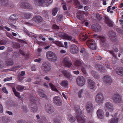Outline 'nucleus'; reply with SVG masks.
Segmentation results:
<instances>
[{
    "instance_id": "obj_49",
    "label": "nucleus",
    "mask_w": 123,
    "mask_h": 123,
    "mask_svg": "<svg viewBox=\"0 0 123 123\" xmlns=\"http://www.w3.org/2000/svg\"><path fill=\"white\" fill-rule=\"evenodd\" d=\"M68 82L67 81H63L60 83L61 85L62 86H65L67 85Z\"/></svg>"
},
{
    "instance_id": "obj_37",
    "label": "nucleus",
    "mask_w": 123,
    "mask_h": 123,
    "mask_svg": "<svg viewBox=\"0 0 123 123\" xmlns=\"http://www.w3.org/2000/svg\"><path fill=\"white\" fill-rule=\"evenodd\" d=\"M68 120L71 123L74 122L75 121V119L71 115H69L68 117Z\"/></svg>"
},
{
    "instance_id": "obj_38",
    "label": "nucleus",
    "mask_w": 123,
    "mask_h": 123,
    "mask_svg": "<svg viewBox=\"0 0 123 123\" xmlns=\"http://www.w3.org/2000/svg\"><path fill=\"white\" fill-rule=\"evenodd\" d=\"M76 15L77 18L81 20H83L84 18L83 15L80 12H77L76 14Z\"/></svg>"
},
{
    "instance_id": "obj_7",
    "label": "nucleus",
    "mask_w": 123,
    "mask_h": 123,
    "mask_svg": "<svg viewBox=\"0 0 123 123\" xmlns=\"http://www.w3.org/2000/svg\"><path fill=\"white\" fill-rule=\"evenodd\" d=\"M52 67L50 63H43L42 66V69L45 72L47 73L50 71Z\"/></svg>"
},
{
    "instance_id": "obj_42",
    "label": "nucleus",
    "mask_w": 123,
    "mask_h": 123,
    "mask_svg": "<svg viewBox=\"0 0 123 123\" xmlns=\"http://www.w3.org/2000/svg\"><path fill=\"white\" fill-rule=\"evenodd\" d=\"M92 76L96 79H98L100 77L98 74L95 71H92Z\"/></svg>"
},
{
    "instance_id": "obj_14",
    "label": "nucleus",
    "mask_w": 123,
    "mask_h": 123,
    "mask_svg": "<svg viewBox=\"0 0 123 123\" xmlns=\"http://www.w3.org/2000/svg\"><path fill=\"white\" fill-rule=\"evenodd\" d=\"M63 63L65 66L68 67H70L72 65L71 61L67 57L64 58Z\"/></svg>"
},
{
    "instance_id": "obj_9",
    "label": "nucleus",
    "mask_w": 123,
    "mask_h": 123,
    "mask_svg": "<svg viewBox=\"0 0 123 123\" xmlns=\"http://www.w3.org/2000/svg\"><path fill=\"white\" fill-rule=\"evenodd\" d=\"M86 108L87 112L89 113H92L93 110V106L91 102H88L87 103Z\"/></svg>"
},
{
    "instance_id": "obj_36",
    "label": "nucleus",
    "mask_w": 123,
    "mask_h": 123,
    "mask_svg": "<svg viewBox=\"0 0 123 123\" xmlns=\"http://www.w3.org/2000/svg\"><path fill=\"white\" fill-rule=\"evenodd\" d=\"M116 73L120 75H123V68H117L116 70Z\"/></svg>"
},
{
    "instance_id": "obj_53",
    "label": "nucleus",
    "mask_w": 123,
    "mask_h": 123,
    "mask_svg": "<svg viewBox=\"0 0 123 123\" xmlns=\"http://www.w3.org/2000/svg\"><path fill=\"white\" fill-rule=\"evenodd\" d=\"M63 19V16L62 15H58L57 18V19L58 21H61Z\"/></svg>"
},
{
    "instance_id": "obj_64",
    "label": "nucleus",
    "mask_w": 123,
    "mask_h": 123,
    "mask_svg": "<svg viewBox=\"0 0 123 123\" xmlns=\"http://www.w3.org/2000/svg\"><path fill=\"white\" fill-rule=\"evenodd\" d=\"M64 45H65L64 47H65L66 48H68V43L67 42H65L64 43Z\"/></svg>"
},
{
    "instance_id": "obj_8",
    "label": "nucleus",
    "mask_w": 123,
    "mask_h": 123,
    "mask_svg": "<svg viewBox=\"0 0 123 123\" xmlns=\"http://www.w3.org/2000/svg\"><path fill=\"white\" fill-rule=\"evenodd\" d=\"M76 81L79 86H82L85 85L86 80L84 78L83 76H80L77 78Z\"/></svg>"
},
{
    "instance_id": "obj_10",
    "label": "nucleus",
    "mask_w": 123,
    "mask_h": 123,
    "mask_svg": "<svg viewBox=\"0 0 123 123\" xmlns=\"http://www.w3.org/2000/svg\"><path fill=\"white\" fill-rule=\"evenodd\" d=\"M112 99L114 102L116 103L119 102L121 100V96L117 93H115L113 95Z\"/></svg>"
},
{
    "instance_id": "obj_52",
    "label": "nucleus",
    "mask_w": 123,
    "mask_h": 123,
    "mask_svg": "<svg viewBox=\"0 0 123 123\" xmlns=\"http://www.w3.org/2000/svg\"><path fill=\"white\" fill-rule=\"evenodd\" d=\"M16 22V21H14V22H11L9 21V22L8 23L11 25V27L14 29L16 28V26L13 24H15Z\"/></svg>"
},
{
    "instance_id": "obj_35",
    "label": "nucleus",
    "mask_w": 123,
    "mask_h": 123,
    "mask_svg": "<svg viewBox=\"0 0 123 123\" xmlns=\"http://www.w3.org/2000/svg\"><path fill=\"white\" fill-rule=\"evenodd\" d=\"M38 94L41 97L46 98V96L44 93L43 91L42 90L39 89L38 90Z\"/></svg>"
},
{
    "instance_id": "obj_23",
    "label": "nucleus",
    "mask_w": 123,
    "mask_h": 123,
    "mask_svg": "<svg viewBox=\"0 0 123 123\" xmlns=\"http://www.w3.org/2000/svg\"><path fill=\"white\" fill-rule=\"evenodd\" d=\"M96 68L97 69L101 71L102 73H103L106 72V70L104 67H102V66L98 64H97L96 66Z\"/></svg>"
},
{
    "instance_id": "obj_12",
    "label": "nucleus",
    "mask_w": 123,
    "mask_h": 123,
    "mask_svg": "<svg viewBox=\"0 0 123 123\" xmlns=\"http://www.w3.org/2000/svg\"><path fill=\"white\" fill-rule=\"evenodd\" d=\"M45 109L46 111L49 114H52L54 112V110L51 107V105L49 103L46 104L45 106Z\"/></svg>"
},
{
    "instance_id": "obj_4",
    "label": "nucleus",
    "mask_w": 123,
    "mask_h": 123,
    "mask_svg": "<svg viewBox=\"0 0 123 123\" xmlns=\"http://www.w3.org/2000/svg\"><path fill=\"white\" fill-rule=\"evenodd\" d=\"M95 99L96 102L97 104H102L104 100L103 93L101 92L98 93L96 96Z\"/></svg>"
},
{
    "instance_id": "obj_25",
    "label": "nucleus",
    "mask_w": 123,
    "mask_h": 123,
    "mask_svg": "<svg viewBox=\"0 0 123 123\" xmlns=\"http://www.w3.org/2000/svg\"><path fill=\"white\" fill-rule=\"evenodd\" d=\"M10 18V19L8 20V22H9V21L11 22H14V21H16L14 20L17 19L18 17L17 15L14 14L11 16Z\"/></svg>"
},
{
    "instance_id": "obj_58",
    "label": "nucleus",
    "mask_w": 123,
    "mask_h": 123,
    "mask_svg": "<svg viewBox=\"0 0 123 123\" xmlns=\"http://www.w3.org/2000/svg\"><path fill=\"white\" fill-rule=\"evenodd\" d=\"M2 90L5 93H6V94H7L8 93V92L7 91L5 87H3L2 88Z\"/></svg>"
},
{
    "instance_id": "obj_31",
    "label": "nucleus",
    "mask_w": 123,
    "mask_h": 123,
    "mask_svg": "<svg viewBox=\"0 0 123 123\" xmlns=\"http://www.w3.org/2000/svg\"><path fill=\"white\" fill-rule=\"evenodd\" d=\"M105 23L108 26L112 27L113 26V24L112 21L108 18V17H105Z\"/></svg>"
},
{
    "instance_id": "obj_56",
    "label": "nucleus",
    "mask_w": 123,
    "mask_h": 123,
    "mask_svg": "<svg viewBox=\"0 0 123 123\" xmlns=\"http://www.w3.org/2000/svg\"><path fill=\"white\" fill-rule=\"evenodd\" d=\"M12 79V77H7L6 78L4 79V81H8L10 80H11Z\"/></svg>"
},
{
    "instance_id": "obj_22",
    "label": "nucleus",
    "mask_w": 123,
    "mask_h": 123,
    "mask_svg": "<svg viewBox=\"0 0 123 123\" xmlns=\"http://www.w3.org/2000/svg\"><path fill=\"white\" fill-rule=\"evenodd\" d=\"M88 86L90 88L93 89L94 88L95 83L93 80H89L88 81Z\"/></svg>"
},
{
    "instance_id": "obj_34",
    "label": "nucleus",
    "mask_w": 123,
    "mask_h": 123,
    "mask_svg": "<svg viewBox=\"0 0 123 123\" xmlns=\"http://www.w3.org/2000/svg\"><path fill=\"white\" fill-rule=\"evenodd\" d=\"M75 64L77 66H84L86 67V65L82 61L80 60H77L75 61Z\"/></svg>"
},
{
    "instance_id": "obj_11",
    "label": "nucleus",
    "mask_w": 123,
    "mask_h": 123,
    "mask_svg": "<svg viewBox=\"0 0 123 123\" xmlns=\"http://www.w3.org/2000/svg\"><path fill=\"white\" fill-rule=\"evenodd\" d=\"M105 108L106 110L109 112H112L114 110L113 105L109 102H107L105 103Z\"/></svg>"
},
{
    "instance_id": "obj_59",
    "label": "nucleus",
    "mask_w": 123,
    "mask_h": 123,
    "mask_svg": "<svg viewBox=\"0 0 123 123\" xmlns=\"http://www.w3.org/2000/svg\"><path fill=\"white\" fill-rule=\"evenodd\" d=\"M17 123H26L25 121L21 120L18 121Z\"/></svg>"
},
{
    "instance_id": "obj_15",
    "label": "nucleus",
    "mask_w": 123,
    "mask_h": 123,
    "mask_svg": "<svg viewBox=\"0 0 123 123\" xmlns=\"http://www.w3.org/2000/svg\"><path fill=\"white\" fill-rule=\"evenodd\" d=\"M91 28L93 31L97 32L100 31L101 30L100 25L97 24H92L91 26Z\"/></svg>"
},
{
    "instance_id": "obj_45",
    "label": "nucleus",
    "mask_w": 123,
    "mask_h": 123,
    "mask_svg": "<svg viewBox=\"0 0 123 123\" xmlns=\"http://www.w3.org/2000/svg\"><path fill=\"white\" fill-rule=\"evenodd\" d=\"M86 67L84 66H82L81 67V69L82 72L84 74H86V69L87 68V66L86 65Z\"/></svg>"
},
{
    "instance_id": "obj_21",
    "label": "nucleus",
    "mask_w": 123,
    "mask_h": 123,
    "mask_svg": "<svg viewBox=\"0 0 123 123\" xmlns=\"http://www.w3.org/2000/svg\"><path fill=\"white\" fill-rule=\"evenodd\" d=\"M64 38L71 41L73 42L76 43L77 41L74 37H72L70 36H68L67 34H65L64 36Z\"/></svg>"
},
{
    "instance_id": "obj_27",
    "label": "nucleus",
    "mask_w": 123,
    "mask_h": 123,
    "mask_svg": "<svg viewBox=\"0 0 123 123\" xmlns=\"http://www.w3.org/2000/svg\"><path fill=\"white\" fill-rule=\"evenodd\" d=\"M94 36V38L98 39H100L101 41L102 42H104L105 41V38L103 36H98L97 34H95Z\"/></svg>"
},
{
    "instance_id": "obj_39",
    "label": "nucleus",
    "mask_w": 123,
    "mask_h": 123,
    "mask_svg": "<svg viewBox=\"0 0 123 123\" xmlns=\"http://www.w3.org/2000/svg\"><path fill=\"white\" fill-rule=\"evenodd\" d=\"M118 119L117 117L112 118L110 120L109 123H118Z\"/></svg>"
},
{
    "instance_id": "obj_24",
    "label": "nucleus",
    "mask_w": 123,
    "mask_h": 123,
    "mask_svg": "<svg viewBox=\"0 0 123 123\" xmlns=\"http://www.w3.org/2000/svg\"><path fill=\"white\" fill-rule=\"evenodd\" d=\"M62 72L64 76L69 79L72 78L73 76L67 71L66 70H64L62 71Z\"/></svg>"
},
{
    "instance_id": "obj_55",
    "label": "nucleus",
    "mask_w": 123,
    "mask_h": 123,
    "mask_svg": "<svg viewBox=\"0 0 123 123\" xmlns=\"http://www.w3.org/2000/svg\"><path fill=\"white\" fill-rule=\"evenodd\" d=\"M54 43H55L56 45L60 47H62V44L61 42L59 41H55V42H54Z\"/></svg>"
},
{
    "instance_id": "obj_60",
    "label": "nucleus",
    "mask_w": 123,
    "mask_h": 123,
    "mask_svg": "<svg viewBox=\"0 0 123 123\" xmlns=\"http://www.w3.org/2000/svg\"><path fill=\"white\" fill-rule=\"evenodd\" d=\"M73 73L75 74H79L80 73V72L78 70H77V71H73Z\"/></svg>"
},
{
    "instance_id": "obj_6",
    "label": "nucleus",
    "mask_w": 123,
    "mask_h": 123,
    "mask_svg": "<svg viewBox=\"0 0 123 123\" xmlns=\"http://www.w3.org/2000/svg\"><path fill=\"white\" fill-rule=\"evenodd\" d=\"M0 5L3 7L6 8H11L12 5L10 4L8 0H0Z\"/></svg>"
},
{
    "instance_id": "obj_1",
    "label": "nucleus",
    "mask_w": 123,
    "mask_h": 123,
    "mask_svg": "<svg viewBox=\"0 0 123 123\" xmlns=\"http://www.w3.org/2000/svg\"><path fill=\"white\" fill-rule=\"evenodd\" d=\"M75 117L78 120L79 123H85V119L83 117L81 111L79 108H75Z\"/></svg>"
},
{
    "instance_id": "obj_5",
    "label": "nucleus",
    "mask_w": 123,
    "mask_h": 123,
    "mask_svg": "<svg viewBox=\"0 0 123 123\" xmlns=\"http://www.w3.org/2000/svg\"><path fill=\"white\" fill-rule=\"evenodd\" d=\"M110 53L113 56L112 61L114 62H115L117 60H119L123 55V53L121 50L117 54V55H115L113 51H110Z\"/></svg>"
},
{
    "instance_id": "obj_47",
    "label": "nucleus",
    "mask_w": 123,
    "mask_h": 123,
    "mask_svg": "<svg viewBox=\"0 0 123 123\" xmlns=\"http://www.w3.org/2000/svg\"><path fill=\"white\" fill-rule=\"evenodd\" d=\"M49 85L52 90L56 92L58 91V90H57L53 84L51 83H49Z\"/></svg>"
},
{
    "instance_id": "obj_2",
    "label": "nucleus",
    "mask_w": 123,
    "mask_h": 123,
    "mask_svg": "<svg viewBox=\"0 0 123 123\" xmlns=\"http://www.w3.org/2000/svg\"><path fill=\"white\" fill-rule=\"evenodd\" d=\"M53 1V0H34V2L37 5L46 6L50 5Z\"/></svg>"
},
{
    "instance_id": "obj_40",
    "label": "nucleus",
    "mask_w": 123,
    "mask_h": 123,
    "mask_svg": "<svg viewBox=\"0 0 123 123\" xmlns=\"http://www.w3.org/2000/svg\"><path fill=\"white\" fill-rule=\"evenodd\" d=\"M92 76L96 79H98L100 77L98 74L95 71H92Z\"/></svg>"
},
{
    "instance_id": "obj_32",
    "label": "nucleus",
    "mask_w": 123,
    "mask_h": 123,
    "mask_svg": "<svg viewBox=\"0 0 123 123\" xmlns=\"http://www.w3.org/2000/svg\"><path fill=\"white\" fill-rule=\"evenodd\" d=\"M1 119L2 121L4 123H8L11 121L10 119L6 116L2 117Z\"/></svg>"
},
{
    "instance_id": "obj_18",
    "label": "nucleus",
    "mask_w": 123,
    "mask_h": 123,
    "mask_svg": "<svg viewBox=\"0 0 123 123\" xmlns=\"http://www.w3.org/2000/svg\"><path fill=\"white\" fill-rule=\"evenodd\" d=\"M70 52L73 54L77 53L78 52L77 47L74 44L72 45L70 48Z\"/></svg>"
},
{
    "instance_id": "obj_62",
    "label": "nucleus",
    "mask_w": 123,
    "mask_h": 123,
    "mask_svg": "<svg viewBox=\"0 0 123 123\" xmlns=\"http://www.w3.org/2000/svg\"><path fill=\"white\" fill-rule=\"evenodd\" d=\"M10 60L11 61L10 62V61H9L8 62V63L9 65H12L13 64V61L11 59H10Z\"/></svg>"
},
{
    "instance_id": "obj_26",
    "label": "nucleus",
    "mask_w": 123,
    "mask_h": 123,
    "mask_svg": "<svg viewBox=\"0 0 123 123\" xmlns=\"http://www.w3.org/2000/svg\"><path fill=\"white\" fill-rule=\"evenodd\" d=\"M31 111L32 112H36L37 110V105L35 103H34L32 105V103H31Z\"/></svg>"
},
{
    "instance_id": "obj_46",
    "label": "nucleus",
    "mask_w": 123,
    "mask_h": 123,
    "mask_svg": "<svg viewBox=\"0 0 123 123\" xmlns=\"http://www.w3.org/2000/svg\"><path fill=\"white\" fill-rule=\"evenodd\" d=\"M12 90L15 95L19 98H20L21 97L19 93L16 92V89L14 87L12 88Z\"/></svg>"
},
{
    "instance_id": "obj_16",
    "label": "nucleus",
    "mask_w": 123,
    "mask_h": 123,
    "mask_svg": "<svg viewBox=\"0 0 123 123\" xmlns=\"http://www.w3.org/2000/svg\"><path fill=\"white\" fill-rule=\"evenodd\" d=\"M92 43V45L88 46L90 49H96V45L95 41L92 40H89L87 41V44H89V43Z\"/></svg>"
},
{
    "instance_id": "obj_20",
    "label": "nucleus",
    "mask_w": 123,
    "mask_h": 123,
    "mask_svg": "<svg viewBox=\"0 0 123 123\" xmlns=\"http://www.w3.org/2000/svg\"><path fill=\"white\" fill-rule=\"evenodd\" d=\"M103 81L105 83L108 84L111 82L112 80L110 76H105L103 78Z\"/></svg>"
},
{
    "instance_id": "obj_3",
    "label": "nucleus",
    "mask_w": 123,
    "mask_h": 123,
    "mask_svg": "<svg viewBox=\"0 0 123 123\" xmlns=\"http://www.w3.org/2000/svg\"><path fill=\"white\" fill-rule=\"evenodd\" d=\"M46 57L49 61L55 63L57 59V57L55 54L52 51H49L46 53Z\"/></svg>"
},
{
    "instance_id": "obj_19",
    "label": "nucleus",
    "mask_w": 123,
    "mask_h": 123,
    "mask_svg": "<svg viewBox=\"0 0 123 123\" xmlns=\"http://www.w3.org/2000/svg\"><path fill=\"white\" fill-rule=\"evenodd\" d=\"M98 117L99 119H102L104 117V113L101 109L98 110L96 112Z\"/></svg>"
},
{
    "instance_id": "obj_33",
    "label": "nucleus",
    "mask_w": 123,
    "mask_h": 123,
    "mask_svg": "<svg viewBox=\"0 0 123 123\" xmlns=\"http://www.w3.org/2000/svg\"><path fill=\"white\" fill-rule=\"evenodd\" d=\"M109 36L110 38L112 41H113L116 39V35L112 31L110 32L109 33Z\"/></svg>"
},
{
    "instance_id": "obj_29",
    "label": "nucleus",
    "mask_w": 123,
    "mask_h": 123,
    "mask_svg": "<svg viewBox=\"0 0 123 123\" xmlns=\"http://www.w3.org/2000/svg\"><path fill=\"white\" fill-rule=\"evenodd\" d=\"M33 20L35 22H41L43 20L42 17L39 16H37L34 17L33 19Z\"/></svg>"
},
{
    "instance_id": "obj_30",
    "label": "nucleus",
    "mask_w": 123,
    "mask_h": 123,
    "mask_svg": "<svg viewBox=\"0 0 123 123\" xmlns=\"http://www.w3.org/2000/svg\"><path fill=\"white\" fill-rule=\"evenodd\" d=\"M88 37L86 34H81L80 35L79 38L81 41H84L86 40Z\"/></svg>"
},
{
    "instance_id": "obj_28",
    "label": "nucleus",
    "mask_w": 123,
    "mask_h": 123,
    "mask_svg": "<svg viewBox=\"0 0 123 123\" xmlns=\"http://www.w3.org/2000/svg\"><path fill=\"white\" fill-rule=\"evenodd\" d=\"M61 118L60 116H57L53 119V121L54 123H61L60 120Z\"/></svg>"
},
{
    "instance_id": "obj_54",
    "label": "nucleus",
    "mask_w": 123,
    "mask_h": 123,
    "mask_svg": "<svg viewBox=\"0 0 123 123\" xmlns=\"http://www.w3.org/2000/svg\"><path fill=\"white\" fill-rule=\"evenodd\" d=\"M7 42L5 40H2L0 41V45H5L6 43Z\"/></svg>"
},
{
    "instance_id": "obj_43",
    "label": "nucleus",
    "mask_w": 123,
    "mask_h": 123,
    "mask_svg": "<svg viewBox=\"0 0 123 123\" xmlns=\"http://www.w3.org/2000/svg\"><path fill=\"white\" fill-rule=\"evenodd\" d=\"M84 90L81 89L79 90L78 92V96L79 98H81L83 94Z\"/></svg>"
},
{
    "instance_id": "obj_13",
    "label": "nucleus",
    "mask_w": 123,
    "mask_h": 123,
    "mask_svg": "<svg viewBox=\"0 0 123 123\" xmlns=\"http://www.w3.org/2000/svg\"><path fill=\"white\" fill-rule=\"evenodd\" d=\"M53 102L58 106H60L62 104V101L60 97L58 96L54 97L53 99Z\"/></svg>"
},
{
    "instance_id": "obj_57",
    "label": "nucleus",
    "mask_w": 123,
    "mask_h": 123,
    "mask_svg": "<svg viewBox=\"0 0 123 123\" xmlns=\"http://www.w3.org/2000/svg\"><path fill=\"white\" fill-rule=\"evenodd\" d=\"M3 107L1 104L0 103V114L2 113L3 112Z\"/></svg>"
},
{
    "instance_id": "obj_51",
    "label": "nucleus",
    "mask_w": 123,
    "mask_h": 123,
    "mask_svg": "<svg viewBox=\"0 0 123 123\" xmlns=\"http://www.w3.org/2000/svg\"><path fill=\"white\" fill-rule=\"evenodd\" d=\"M24 16L25 18L28 19L31 17L32 15L30 13H25L24 14Z\"/></svg>"
},
{
    "instance_id": "obj_61",
    "label": "nucleus",
    "mask_w": 123,
    "mask_h": 123,
    "mask_svg": "<svg viewBox=\"0 0 123 123\" xmlns=\"http://www.w3.org/2000/svg\"><path fill=\"white\" fill-rule=\"evenodd\" d=\"M41 59L40 58H38L35 60V62H40L41 61Z\"/></svg>"
},
{
    "instance_id": "obj_50",
    "label": "nucleus",
    "mask_w": 123,
    "mask_h": 123,
    "mask_svg": "<svg viewBox=\"0 0 123 123\" xmlns=\"http://www.w3.org/2000/svg\"><path fill=\"white\" fill-rule=\"evenodd\" d=\"M24 86H18L16 87L17 90L18 91H20L24 89Z\"/></svg>"
},
{
    "instance_id": "obj_41",
    "label": "nucleus",
    "mask_w": 123,
    "mask_h": 123,
    "mask_svg": "<svg viewBox=\"0 0 123 123\" xmlns=\"http://www.w3.org/2000/svg\"><path fill=\"white\" fill-rule=\"evenodd\" d=\"M92 76L96 79H98L100 77L98 74L95 71H92Z\"/></svg>"
},
{
    "instance_id": "obj_44",
    "label": "nucleus",
    "mask_w": 123,
    "mask_h": 123,
    "mask_svg": "<svg viewBox=\"0 0 123 123\" xmlns=\"http://www.w3.org/2000/svg\"><path fill=\"white\" fill-rule=\"evenodd\" d=\"M74 2L75 5L77 6L78 8L80 9L82 7V6L80 5L79 1L78 0H74Z\"/></svg>"
},
{
    "instance_id": "obj_17",
    "label": "nucleus",
    "mask_w": 123,
    "mask_h": 123,
    "mask_svg": "<svg viewBox=\"0 0 123 123\" xmlns=\"http://www.w3.org/2000/svg\"><path fill=\"white\" fill-rule=\"evenodd\" d=\"M20 6L21 8L25 9H31L32 8L31 6L26 2L21 3L20 4Z\"/></svg>"
},
{
    "instance_id": "obj_63",
    "label": "nucleus",
    "mask_w": 123,
    "mask_h": 123,
    "mask_svg": "<svg viewBox=\"0 0 123 123\" xmlns=\"http://www.w3.org/2000/svg\"><path fill=\"white\" fill-rule=\"evenodd\" d=\"M6 113L9 115H12V112L8 111H6Z\"/></svg>"
},
{
    "instance_id": "obj_48",
    "label": "nucleus",
    "mask_w": 123,
    "mask_h": 123,
    "mask_svg": "<svg viewBox=\"0 0 123 123\" xmlns=\"http://www.w3.org/2000/svg\"><path fill=\"white\" fill-rule=\"evenodd\" d=\"M58 9L57 8H54L52 10V13L54 16H55L56 14L58 11Z\"/></svg>"
}]
</instances>
